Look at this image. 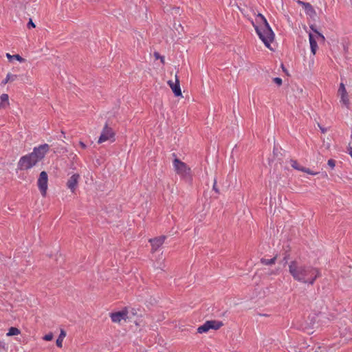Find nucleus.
Wrapping results in <instances>:
<instances>
[{"mask_svg": "<svg viewBox=\"0 0 352 352\" xmlns=\"http://www.w3.org/2000/svg\"><path fill=\"white\" fill-rule=\"evenodd\" d=\"M65 336L66 332L63 329H61L60 335L58 339L56 340V345L58 347L61 348L63 346V342Z\"/></svg>", "mask_w": 352, "mask_h": 352, "instance_id": "nucleus-18", "label": "nucleus"}, {"mask_svg": "<svg viewBox=\"0 0 352 352\" xmlns=\"http://www.w3.org/2000/svg\"><path fill=\"white\" fill-rule=\"evenodd\" d=\"M165 239L166 237L164 236H161L149 240V242L151 244V250L153 252L157 251L162 246L164 243Z\"/></svg>", "mask_w": 352, "mask_h": 352, "instance_id": "nucleus-12", "label": "nucleus"}, {"mask_svg": "<svg viewBox=\"0 0 352 352\" xmlns=\"http://www.w3.org/2000/svg\"><path fill=\"white\" fill-rule=\"evenodd\" d=\"M154 56L156 59H159L160 58L161 56L160 55V54L158 52H155L154 53Z\"/></svg>", "mask_w": 352, "mask_h": 352, "instance_id": "nucleus-31", "label": "nucleus"}, {"mask_svg": "<svg viewBox=\"0 0 352 352\" xmlns=\"http://www.w3.org/2000/svg\"><path fill=\"white\" fill-rule=\"evenodd\" d=\"M79 144H80V147H81L82 148H83V149L86 148V145L85 144V143H84V142H79Z\"/></svg>", "mask_w": 352, "mask_h": 352, "instance_id": "nucleus-32", "label": "nucleus"}, {"mask_svg": "<svg viewBox=\"0 0 352 352\" xmlns=\"http://www.w3.org/2000/svg\"><path fill=\"white\" fill-rule=\"evenodd\" d=\"M217 179L214 180L213 188L216 192H218V189L217 188Z\"/></svg>", "mask_w": 352, "mask_h": 352, "instance_id": "nucleus-28", "label": "nucleus"}, {"mask_svg": "<svg viewBox=\"0 0 352 352\" xmlns=\"http://www.w3.org/2000/svg\"><path fill=\"white\" fill-rule=\"evenodd\" d=\"M321 130H322V133H324V132H325V130H324V129H322Z\"/></svg>", "mask_w": 352, "mask_h": 352, "instance_id": "nucleus-36", "label": "nucleus"}, {"mask_svg": "<svg viewBox=\"0 0 352 352\" xmlns=\"http://www.w3.org/2000/svg\"><path fill=\"white\" fill-rule=\"evenodd\" d=\"M38 162L30 153L21 157L18 162V168L20 170H28L34 166Z\"/></svg>", "mask_w": 352, "mask_h": 352, "instance_id": "nucleus-5", "label": "nucleus"}, {"mask_svg": "<svg viewBox=\"0 0 352 352\" xmlns=\"http://www.w3.org/2000/svg\"><path fill=\"white\" fill-rule=\"evenodd\" d=\"M273 81L278 85V86H280L283 83V80L280 78L276 77L273 79Z\"/></svg>", "mask_w": 352, "mask_h": 352, "instance_id": "nucleus-24", "label": "nucleus"}, {"mask_svg": "<svg viewBox=\"0 0 352 352\" xmlns=\"http://www.w3.org/2000/svg\"><path fill=\"white\" fill-rule=\"evenodd\" d=\"M127 316V311L122 310L121 311L113 313L111 314V319L113 322H120L121 320H126Z\"/></svg>", "mask_w": 352, "mask_h": 352, "instance_id": "nucleus-14", "label": "nucleus"}, {"mask_svg": "<svg viewBox=\"0 0 352 352\" xmlns=\"http://www.w3.org/2000/svg\"><path fill=\"white\" fill-rule=\"evenodd\" d=\"M338 94L340 98V102L343 105H344L347 109H349V107H350L349 96L346 91V89L345 88L344 83H342V82H341L340 84L338 90Z\"/></svg>", "mask_w": 352, "mask_h": 352, "instance_id": "nucleus-9", "label": "nucleus"}, {"mask_svg": "<svg viewBox=\"0 0 352 352\" xmlns=\"http://www.w3.org/2000/svg\"><path fill=\"white\" fill-rule=\"evenodd\" d=\"M0 99H1V102H8V103L9 96L6 94H3L0 96Z\"/></svg>", "mask_w": 352, "mask_h": 352, "instance_id": "nucleus-22", "label": "nucleus"}, {"mask_svg": "<svg viewBox=\"0 0 352 352\" xmlns=\"http://www.w3.org/2000/svg\"><path fill=\"white\" fill-rule=\"evenodd\" d=\"M256 21L259 25H257L252 20L251 23L254 26L260 39L263 42L267 48H270L271 43L274 41V34L270 28L267 19L262 14L256 15Z\"/></svg>", "mask_w": 352, "mask_h": 352, "instance_id": "nucleus-2", "label": "nucleus"}, {"mask_svg": "<svg viewBox=\"0 0 352 352\" xmlns=\"http://www.w3.org/2000/svg\"><path fill=\"white\" fill-rule=\"evenodd\" d=\"M173 166L177 175L182 177H188L190 175V168L186 164L175 158L173 162Z\"/></svg>", "mask_w": 352, "mask_h": 352, "instance_id": "nucleus-3", "label": "nucleus"}, {"mask_svg": "<svg viewBox=\"0 0 352 352\" xmlns=\"http://www.w3.org/2000/svg\"><path fill=\"white\" fill-rule=\"evenodd\" d=\"M27 26L28 28H35V24L33 23V21L31 19H30Z\"/></svg>", "mask_w": 352, "mask_h": 352, "instance_id": "nucleus-27", "label": "nucleus"}, {"mask_svg": "<svg viewBox=\"0 0 352 352\" xmlns=\"http://www.w3.org/2000/svg\"><path fill=\"white\" fill-rule=\"evenodd\" d=\"M309 40L311 53L313 54V55H315L318 50V41H316L314 35L311 33H309Z\"/></svg>", "mask_w": 352, "mask_h": 352, "instance_id": "nucleus-15", "label": "nucleus"}, {"mask_svg": "<svg viewBox=\"0 0 352 352\" xmlns=\"http://www.w3.org/2000/svg\"><path fill=\"white\" fill-rule=\"evenodd\" d=\"M16 78H17V75L12 74L11 73H8L6 75V78L2 80L1 85H5L8 82H13V81L16 80Z\"/></svg>", "mask_w": 352, "mask_h": 352, "instance_id": "nucleus-17", "label": "nucleus"}, {"mask_svg": "<svg viewBox=\"0 0 352 352\" xmlns=\"http://www.w3.org/2000/svg\"><path fill=\"white\" fill-rule=\"evenodd\" d=\"M49 149L50 146L47 144H44L35 147L30 155L38 162L45 157Z\"/></svg>", "mask_w": 352, "mask_h": 352, "instance_id": "nucleus-7", "label": "nucleus"}, {"mask_svg": "<svg viewBox=\"0 0 352 352\" xmlns=\"http://www.w3.org/2000/svg\"><path fill=\"white\" fill-rule=\"evenodd\" d=\"M20 330L16 327H10L8 332L6 333L7 336H17L20 334Z\"/></svg>", "mask_w": 352, "mask_h": 352, "instance_id": "nucleus-21", "label": "nucleus"}, {"mask_svg": "<svg viewBox=\"0 0 352 352\" xmlns=\"http://www.w3.org/2000/svg\"><path fill=\"white\" fill-rule=\"evenodd\" d=\"M107 141H110L111 142L115 141V132L107 123L104 124L101 131V134L98 140V143L102 144Z\"/></svg>", "mask_w": 352, "mask_h": 352, "instance_id": "nucleus-4", "label": "nucleus"}, {"mask_svg": "<svg viewBox=\"0 0 352 352\" xmlns=\"http://www.w3.org/2000/svg\"><path fill=\"white\" fill-rule=\"evenodd\" d=\"M348 151H349V154L351 155V157L352 158V147H349L348 148Z\"/></svg>", "mask_w": 352, "mask_h": 352, "instance_id": "nucleus-33", "label": "nucleus"}, {"mask_svg": "<svg viewBox=\"0 0 352 352\" xmlns=\"http://www.w3.org/2000/svg\"><path fill=\"white\" fill-rule=\"evenodd\" d=\"M53 339V334L52 333H50L48 334H46L44 337H43V340H46V341H50Z\"/></svg>", "mask_w": 352, "mask_h": 352, "instance_id": "nucleus-23", "label": "nucleus"}, {"mask_svg": "<svg viewBox=\"0 0 352 352\" xmlns=\"http://www.w3.org/2000/svg\"><path fill=\"white\" fill-rule=\"evenodd\" d=\"M80 175L78 174L72 175L67 182V186L74 192L77 187Z\"/></svg>", "mask_w": 352, "mask_h": 352, "instance_id": "nucleus-13", "label": "nucleus"}, {"mask_svg": "<svg viewBox=\"0 0 352 352\" xmlns=\"http://www.w3.org/2000/svg\"><path fill=\"white\" fill-rule=\"evenodd\" d=\"M48 177L45 171H42L40 173L39 177L37 181L38 187L41 191V195L45 197L47 190Z\"/></svg>", "mask_w": 352, "mask_h": 352, "instance_id": "nucleus-8", "label": "nucleus"}, {"mask_svg": "<svg viewBox=\"0 0 352 352\" xmlns=\"http://www.w3.org/2000/svg\"><path fill=\"white\" fill-rule=\"evenodd\" d=\"M305 13L310 17H314L316 15V12L313 6L309 3L308 4H304Z\"/></svg>", "mask_w": 352, "mask_h": 352, "instance_id": "nucleus-16", "label": "nucleus"}, {"mask_svg": "<svg viewBox=\"0 0 352 352\" xmlns=\"http://www.w3.org/2000/svg\"><path fill=\"white\" fill-rule=\"evenodd\" d=\"M327 164L331 168H333L336 166V162L332 159L329 160Z\"/></svg>", "mask_w": 352, "mask_h": 352, "instance_id": "nucleus-26", "label": "nucleus"}, {"mask_svg": "<svg viewBox=\"0 0 352 352\" xmlns=\"http://www.w3.org/2000/svg\"><path fill=\"white\" fill-rule=\"evenodd\" d=\"M160 59L162 63H164V57L161 56Z\"/></svg>", "mask_w": 352, "mask_h": 352, "instance_id": "nucleus-34", "label": "nucleus"}, {"mask_svg": "<svg viewBox=\"0 0 352 352\" xmlns=\"http://www.w3.org/2000/svg\"><path fill=\"white\" fill-rule=\"evenodd\" d=\"M0 348H4V343L2 342H0Z\"/></svg>", "mask_w": 352, "mask_h": 352, "instance_id": "nucleus-35", "label": "nucleus"}, {"mask_svg": "<svg viewBox=\"0 0 352 352\" xmlns=\"http://www.w3.org/2000/svg\"><path fill=\"white\" fill-rule=\"evenodd\" d=\"M311 29L313 30V32L316 34V35H314L316 41H319V42H324V40H325V38L324 36L321 34L316 29H315L314 28V26H311Z\"/></svg>", "mask_w": 352, "mask_h": 352, "instance_id": "nucleus-19", "label": "nucleus"}, {"mask_svg": "<svg viewBox=\"0 0 352 352\" xmlns=\"http://www.w3.org/2000/svg\"><path fill=\"white\" fill-rule=\"evenodd\" d=\"M168 84L170 86V87L171 88L175 96H182V91L180 89L179 80V78H178V76L177 74L175 75V82H173L172 80H168Z\"/></svg>", "mask_w": 352, "mask_h": 352, "instance_id": "nucleus-11", "label": "nucleus"}, {"mask_svg": "<svg viewBox=\"0 0 352 352\" xmlns=\"http://www.w3.org/2000/svg\"><path fill=\"white\" fill-rule=\"evenodd\" d=\"M297 3L300 5H301L304 8V4H308L309 3L303 2L302 1L298 0Z\"/></svg>", "mask_w": 352, "mask_h": 352, "instance_id": "nucleus-30", "label": "nucleus"}, {"mask_svg": "<svg viewBox=\"0 0 352 352\" xmlns=\"http://www.w3.org/2000/svg\"><path fill=\"white\" fill-rule=\"evenodd\" d=\"M14 58L17 60L18 61L21 62V63H23L25 61V59L23 58H22L20 55L19 54H15L14 55Z\"/></svg>", "mask_w": 352, "mask_h": 352, "instance_id": "nucleus-25", "label": "nucleus"}, {"mask_svg": "<svg viewBox=\"0 0 352 352\" xmlns=\"http://www.w3.org/2000/svg\"><path fill=\"white\" fill-rule=\"evenodd\" d=\"M291 166L296 169V170H300V171H302V172H304V173H306L307 174H309V175H316L318 174V173L316 172H314L312 170H311L309 168H305L303 166H302L301 165L299 164V163L295 160H292L291 159L289 161Z\"/></svg>", "mask_w": 352, "mask_h": 352, "instance_id": "nucleus-10", "label": "nucleus"}, {"mask_svg": "<svg viewBox=\"0 0 352 352\" xmlns=\"http://www.w3.org/2000/svg\"><path fill=\"white\" fill-rule=\"evenodd\" d=\"M220 329V322L217 320H208L197 329L199 333H208L210 330H218Z\"/></svg>", "mask_w": 352, "mask_h": 352, "instance_id": "nucleus-6", "label": "nucleus"}, {"mask_svg": "<svg viewBox=\"0 0 352 352\" xmlns=\"http://www.w3.org/2000/svg\"><path fill=\"white\" fill-rule=\"evenodd\" d=\"M289 272L295 280L311 285L321 276L318 268L305 265L296 260L289 263Z\"/></svg>", "mask_w": 352, "mask_h": 352, "instance_id": "nucleus-1", "label": "nucleus"}, {"mask_svg": "<svg viewBox=\"0 0 352 352\" xmlns=\"http://www.w3.org/2000/svg\"><path fill=\"white\" fill-rule=\"evenodd\" d=\"M276 258H277L276 256H274L273 258H272L270 259L263 258L261 259V263L263 265H274L276 261Z\"/></svg>", "mask_w": 352, "mask_h": 352, "instance_id": "nucleus-20", "label": "nucleus"}, {"mask_svg": "<svg viewBox=\"0 0 352 352\" xmlns=\"http://www.w3.org/2000/svg\"><path fill=\"white\" fill-rule=\"evenodd\" d=\"M6 57L11 60L12 58H14V55H10L9 53L6 54Z\"/></svg>", "mask_w": 352, "mask_h": 352, "instance_id": "nucleus-29", "label": "nucleus"}]
</instances>
